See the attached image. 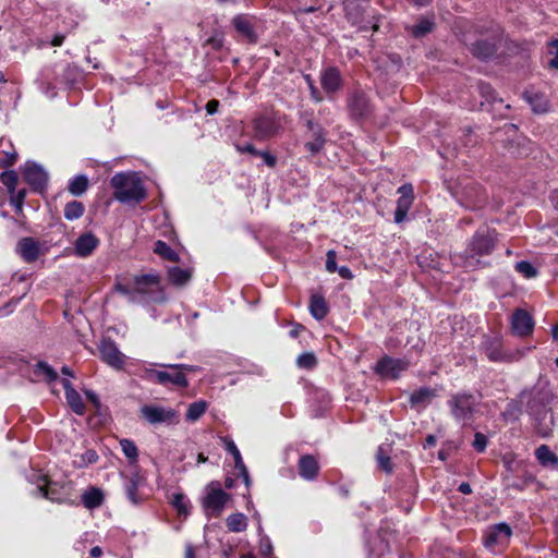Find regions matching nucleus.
I'll list each match as a JSON object with an SVG mask.
<instances>
[{"label": "nucleus", "instance_id": "f257e3e1", "mask_svg": "<svg viewBox=\"0 0 558 558\" xmlns=\"http://www.w3.org/2000/svg\"><path fill=\"white\" fill-rule=\"evenodd\" d=\"M521 398L526 402L536 433L543 438L549 437L554 427V416L548 408L553 399L551 393L544 389H533L530 392H523Z\"/></svg>", "mask_w": 558, "mask_h": 558}, {"label": "nucleus", "instance_id": "f03ea898", "mask_svg": "<svg viewBox=\"0 0 558 558\" xmlns=\"http://www.w3.org/2000/svg\"><path fill=\"white\" fill-rule=\"evenodd\" d=\"M497 232L489 229H481L470 240L463 253L456 256V262L461 266L473 270L482 266L481 257L489 255L496 245Z\"/></svg>", "mask_w": 558, "mask_h": 558}, {"label": "nucleus", "instance_id": "7ed1b4c3", "mask_svg": "<svg viewBox=\"0 0 558 558\" xmlns=\"http://www.w3.org/2000/svg\"><path fill=\"white\" fill-rule=\"evenodd\" d=\"M113 197L122 204H138L146 198V189L134 172H119L110 179Z\"/></svg>", "mask_w": 558, "mask_h": 558}, {"label": "nucleus", "instance_id": "20e7f679", "mask_svg": "<svg viewBox=\"0 0 558 558\" xmlns=\"http://www.w3.org/2000/svg\"><path fill=\"white\" fill-rule=\"evenodd\" d=\"M450 190L457 202L466 209H480L487 203L486 192L470 178L459 179Z\"/></svg>", "mask_w": 558, "mask_h": 558}, {"label": "nucleus", "instance_id": "39448f33", "mask_svg": "<svg viewBox=\"0 0 558 558\" xmlns=\"http://www.w3.org/2000/svg\"><path fill=\"white\" fill-rule=\"evenodd\" d=\"M477 403L475 396L465 391L452 393L447 401L451 416L462 425L473 420Z\"/></svg>", "mask_w": 558, "mask_h": 558}, {"label": "nucleus", "instance_id": "423d86ee", "mask_svg": "<svg viewBox=\"0 0 558 558\" xmlns=\"http://www.w3.org/2000/svg\"><path fill=\"white\" fill-rule=\"evenodd\" d=\"M206 495L202 499V505L207 517L218 518L226 504L230 499V495L221 489L219 482H211L206 486Z\"/></svg>", "mask_w": 558, "mask_h": 558}, {"label": "nucleus", "instance_id": "0eeeda50", "mask_svg": "<svg viewBox=\"0 0 558 558\" xmlns=\"http://www.w3.org/2000/svg\"><path fill=\"white\" fill-rule=\"evenodd\" d=\"M160 281L161 278L158 274L136 275L133 279L136 295L149 296L154 302H165L166 296Z\"/></svg>", "mask_w": 558, "mask_h": 558}, {"label": "nucleus", "instance_id": "6e6552de", "mask_svg": "<svg viewBox=\"0 0 558 558\" xmlns=\"http://www.w3.org/2000/svg\"><path fill=\"white\" fill-rule=\"evenodd\" d=\"M512 529L509 524L501 522L489 526L483 536V544L486 548L494 550L496 547H505L509 544Z\"/></svg>", "mask_w": 558, "mask_h": 558}, {"label": "nucleus", "instance_id": "1a4fd4ad", "mask_svg": "<svg viewBox=\"0 0 558 558\" xmlns=\"http://www.w3.org/2000/svg\"><path fill=\"white\" fill-rule=\"evenodd\" d=\"M141 414L149 424L154 425L177 423L179 416L175 410L160 405H144L141 408Z\"/></svg>", "mask_w": 558, "mask_h": 558}, {"label": "nucleus", "instance_id": "9d476101", "mask_svg": "<svg viewBox=\"0 0 558 558\" xmlns=\"http://www.w3.org/2000/svg\"><path fill=\"white\" fill-rule=\"evenodd\" d=\"M101 360L116 369H122L125 364V355L119 350L111 339L101 340L99 347Z\"/></svg>", "mask_w": 558, "mask_h": 558}, {"label": "nucleus", "instance_id": "9b49d317", "mask_svg": "<svg viewBox=\"0 0 558 558\" xmlns=\"http://www.w3.org/2000/svg\"><path fill=\"white\" fill-rule=\"evenodd\" d=\"M409 367V361L405 359H393L385 355L377 362L376 372L384 377L398 378L402 372Z\"/></svg>", "mask_w": 558, "mask_h": 558}, {"label": "nucleus", "instance_id": "f8f14e48", "mask_svg": "<svg viewBox=\"0 0 558 558\" xmlns=\"http://www.w3.org/2000/svg\"><path fill=\"white\" fill-rule=\"evenodd\" d=\"M254 136L257 140H268L280 131L279 122L269 116H260L253 120Z\"/></svg>", "mask_w": 558, "mask_h": 558}, {"label": "nucleus", "instance_id": "ddd939ff", "mask_svg": "<svg viewBox=\"0 0 558 558\" xmlns=\"http://www.w3.org/2000/svg\"><path fill=\"white\" fill-rule=\"evenodd\" d=\"M147 377L160 385H174L177 387L185 388L189 386V381L186 379V376L180 372L173 369V372H166V371H156V369H149L147 371Z\"/></svg>", "mask_w": 558, "mask_h": 558}, {"label": "nucleus", "instance_id": "4468645a", "mask_svg": "<svg viewBox=\"0 0 558 558\" xmlns=\"http://www.w3.org/2000/svg\"><path fill=\"white\" fill-rule=\"evenodd\" d=\"M398 193L400 196L397 201L395 222L401 223L405 220L407 215L412 207L414 201L413 187L411 184H403L398 189Z\"/></svg>", "mask_w": 558, "mask_h": 558}, {"label": "nucleus", "instance_id": "2eb2a0df", "mask_svg": "<svg viewBox=\"0 0 558 558\" xmlns=\"http://www.w3.org/2000/svg\"><path fill=\"white\" fill-rule=\"evenodd\" d=\"M25 181L33 186L36 191H40L46 187L48 175L46 171L37 163L27 162L24 171Z\"/></svg>", "mask_w": 558, "mask_h": 558}, {"label": "nucleus", "instance_id": "dca6fc26", "mask_svg": "<svg viewBox=\"0 0 558 558\" xmlns=\"http://www.w3.org/2000/svg\"><path fill=\"white\" fill-rule=\"evenodd\" d=\"M534 320L532 316L524 310H515L511 316V328L512 331L524 337L533 331Z\"/></svg>", "mask_w": 558, "mask_h": 558}, {"label": "nucleus", "instance_id": "f3484780", "mask_svg": "<svg viewBox=\"0 0 558 558\" xmlns=\"http://www.w3.org/2000/svg\"><path fill=\"white\" fill-rule=\"evenodd\" d=\"M253 20L254 17L247 14H238L231 21L235 31L251 44H255L257 41Z\"/></svg>", "mask_w": 558, "mask_h": 558}, {"label": "nucleus", "instance_id": "a211bd4d", "mask_svg": "<svg viewBox=\"0 0 558 558\" xmlns=\"http://www.w3.org/2000/svg\"><path fill=\"white\" fill-rule=\"evenodd\" d=\"M320 84L328 95L336 94L342 86L340 71L336 66H328L320 73Z\"/></svg>", "mask_w": 558, "mask_h": 558}, {"label": "nucleus", "instance_id": "6ab92c4d", "mask_svg": "<svg viewBox=\"0 0 558 558\" xmlns=\"http://www.w3.org/2000/svg\"><path fill=\"white\" fill-rule=\"evenodd\" d=\"M99 239L92 232L81 234L74 243V254L77 257H88L99 245Z\"/></svg>", "mask_w": 558, "mask_h": 558}, {"label": "nucleus", "instance_id": "aec40b11", "mask_svg": "<svg viewBox=\"0 0 558 558\" xmlns=\"http://www.w3.org/2000/svg\"><path fill=\"white\" fill-rule=\"evenodd\" d=\"M349 109L353 117L364 118L371 112V105L366 95L362 92H355L349 98Z\"/></svg>", "mask_w": 558, "mask_h": 558}, {"label": "nucleus", "instance_id": "412c9836", "mask_svg": "<svg viewBox=\"0 0 558 558\" xmlns=\"http://www.w3.org/2000/svg\"><path fill=\"white\" fill-rule=\"evenodd\" d=\"M299 474L306 481H313L319 472V464L312 454L301 456L298 463Z\"/></svg>", "mask_w": 558, "mask_h": 558}, {"label": "nucleus", "instance_id": "4be33fe9", "mask_svg": "<svg viewBox=\"0 0 558 558\" xmlns=\"http://www.w3.org/2000/svg\"><path fill=\"white\" fill-rule=\"evenodd\" d=\"M62 386L65 390V399L72 411L78 415H83L85 412V404L80 393L72 387L69 379L61 380Z\"/></svg>", "mask_w": 558, "mask_h": 558}, {"label": "nucleus", "instance_id": "5701e85b", "mask_svg": "<svg viewBox=\"0 0 558 558\" xmlns=\"http://www.w3.org/2000/svg\"><path fill=\"white\" fill-rule=\"evenodd\" d=\"M16 251L27 263L35 262L39 256L38 243L32 238H23L20 240L16 246Z\"/></svg>", "mask_w": 558, "mask_h": 558}, {"label": "nucleus", "instance_id": "b1692460", "mask_svg": "<svg viewBox=\"0 0 558 558\" xmlns=\"http://www.w3.org/2000/svg\"><path fill=\"white\" fill-rule=\"evenodd\" d=\"M496 44L486 39H478L470 47L472 54L482 60L492 58L496 53Z\"/></svg>", "mask_w": 558, "mask_h": 558}, {"label": "nucleus", "instance_id": "393cba45", "mask_svg": "<svg viewBox=\"0 0 558 558\" xmlns=\"http://www.w3.org/2000/svg\"><path fill=\"white\" fill-rule=\"evenodd\" d=\"M143 482L144 478L137 472L132 473L125 478L124 490L128 499L134 505H138L141 502V497L137 494V490Z\"/></svg>", "mask_w": 558, "mask_h": 558}, {"label": "nucleus", "instance_id": "a878e982", "mask_svg": "<svg viewBox=\"0 0 558 558\" xmlns=\"http://www.w3.org/2000/svg\"><path fill=\"white\" fill-rule=\"evenodd\" d=\"M535 458L542 466L558 470V456L550 450L549 446L541 445L535 450Z\"/></svg>", "mask_w": 558, "mask_h": 558}, {"label": "nucleus", "instance_id": "bb28decb", "mask_svg": "<svg viewBox=\"0 0 558 558\" xmlns=\"http://www.w3.org/2000/svg\"><path fill=\"white\" fill-rule=\"evenodd\" d=\"M37 493L40 494L41 497L51 501H62V498L58 496L56 484L49 483L46 475H38Z\"/></svg>", "mask_w": 558, "mask_h": 558}, {"label": "nucleus", "instance_id": "cd10ccee", "mask_svg": "<svg viewBox=\"0 0 558 558\" xmlns=\"http://www.w3.org/2000/svg\"><path fill=\"white\" fill-rule=\"evenodd\" d=\"M17 153L10 141L0 140V167L7 168L15 163Z\"/></svg>", "mask_w": 558, "mask_h": 558}, {"label": "nucleus", "instance_id": "c85d7f7f", "mask_svg": "<svg viewBox=\"0 0 558 558\" xmlns=\"http://www.w3.org/2000/svg\"><path fill=\"white\" fill-rule=\"evenodd\" d=\"M310 312L315 319H324L328 314V305L325 298L318 294L312 295L310 300Z\"/></svg>", "mask_w": 558, "mask_h": 558}, {"label": "nucleus", "instance_id": "c756f323", "mask_svg": "<svg viewBox=\"0 0 558 558\" xmlns=\"http://www.w3.org/2000/svg\"><path fill=\"white\" fill-rule=\"evenodd\" d=\"M191 278L192 272L189 269H183L177 266L168 269V279L173 286L183 287L191 280Z\"/></svg>", "mask_w": 558, "mask_h": 558}, {"label": "nucleus", "instance_id": "7c9ffc66", "mask_svg": "<svg viewBox=\"0 0 558 558\" xmlns=\"http://www.w3.org/2000/svg\"><path fill=\"white\" fill-rule=\"evenodd\" d=\"M104 501V494L99 488L92 487L82 495V502L87 509L98 508Z\"/></svg>", "mask_w": 558, "mask_h": 558}, {"label": "nucleus", "instance_id": "2f4dec72", "mask_svg": "<svg viewBox=\"0 0 558 558\" xmlns=\"http://www.w3.org/2000/svg\"><path fill=\"white\" fill-rule=\"evenodd\" d=\"M89 182L85 174L75 175L70 180L68 190L74 196L83 195L88 189Z\"/></svg>", "mask_w": 558, "mask_h": 558}, {"label": "nucleus", "instance_id": "473e14b6", "mask_svg": "<svg viewBox=\"0 0 558 558\" xmlns=\"http://www.w3.org/2000/svg\"><path fill=\"white\" fill-rule=\"evenodd\" d=\"M376 461H377L378 468L380 470H383L385 473H387V474L392 473L393 464L391 462L389 451L383 445L377 448Z\"/></svg>", "mask_w": 558, "mask_h": 558}, {"label": "nucleus", "instance_id": "72a5a7b5", "mask_svg": "<svg viewBox=\"0 0 558 558\" xmlns=\"http://www.w3.org/2000/svg\"><path fill=\"white\" fill-rule=\"evenodd\" d=\"M226 524L229 531L239 533L246 529L247 519L243 513H232L227 518Z\"/></svg>", "mask_w": 558, "mask_h": 558}, {"label": "nucleus", "instance_id": "f704fd0d", "mask_svg": "<svg viewBox=\"0 0 558 558\" xmlns=\"http://www.w3.org/2000/svg\"><path fill=\"white\" fill-rule=\"evenodd\" d=\"M435 397V391L427 387H422L414 391L410 397V403L412 405L425 404Z\"/></svg>", "mask_w": 558, "mask_h": 558}, {"label": "nucleus", "instance_id": "c9c22d12", "mask_svg": "<svg viewBox=\"0 0 558 558\" xmlns=\"http://www.w3.org/2000/svg\"><path fill=\"white\" fill-rule=\"evenodd\" d=\"M207 409V402L204 400H198L193 403H191L187 408L185 418L189 422H195L197 421Z\"/></svg>", "mask_w": 558, "mask_h": 558}, {"label": "nucleus", "instance_id": "e433bc0d", "mask_svg": "<svg viewBox=\"0 0 558 558\" xmlns=\"http://www.w3.org/2000/svg\"><path fill=\"white\" fill-rule=\"evenodd\" d=\"M85 207L83 203L78 201L69 202L64 207V218L66 220H75L83 216Z\"/></svg>", "mask_w": 558, "mask_h": 558}, {"label": "nucleus", "instance_id": "4c0bfd02", "mask_svg": "<svg viewBox=\"0 0 558 558\" xmlns=\"http://www.w3.org/2000/svg\"><path fill=\"white\" fill-rule=\"evenodd\" d=\"M120 446L130 464H135L138 459V449L135 442L131 439L123 438L120 440Z\"/></svg>", "mask_w": 558, "mask_h": 558}, {"label": "nucleus", "instance_id": "58836bf2", "mask_svg": "<svg viewBox=\"0 0 558 558\" xmlns=\"http://www.w3.org/2000/svg\"><path fill=\"white\" fill-rule=\"evenodd\" d=\"M154 252L170 262H178L179 255L166 242L158 240L155 243Z\"/></svg>", "mask_w": 558, "mask_h": 558}, {"label": "nucleus", "instance_id": "ea45409f", "mask_svg": "<svg viewBox=\"0 0 558 558\" xmlns=\"http://www.w3.org/2000/svg\"><path fill=\"white\" fill-rule=\"evenodd\" d=\"M434 25L432 20L426 17L421 19L417 24L411 27V34L416 38L423 37L434 29Z\"/></svg>", "mask_w": 558, "mask_h": 558}, {"label": "nucleus", "instance_id": "a19ab883", "mask_svg": "<svg viewBox=\"0 0 558 558\" xmlns=\"http://www.w3.org/2000/svg\"><path fill=\"white\" fill-rule=\"evenodd\" d=\"M325 136H326V134H325L324 130L312 134V140L305 143L306 149L308 151H311L312 154L319 153L325 145V142H326Z\"/></svg>", "mask_w": 558, "mask_h": 558}, {"label": "nucleus", "instance_id": "79ce46f5", "mask_svg": "<svg viewBox=\"0 0 558 558\" xmlns=\"http://www.w3.org/2000/svg\"><path fill=\"white\" fill-rule=\"evenodd\" d=\"M35 374L44 375L46 381H48L49 384L58 379L57 372L48 363L44 361H40L35 365Z\"/></svg>", "mask_w": 558, "mask_h": 558}, {"label": "nucleus", "instance_id": "37998d69", "mask_svg": "<svg viewBox=\"0 0 558 558\" xmlns=\"http://www.w3.org/2000/svg\"><path fill=\"white\" fill-rule=\"evenodd\" d=\"M114 290L121 293L122 295L126 296L130 302H137V295L134 283H123L121 281H117L114 284Z\"/></svg>", "mask_w": 558, "mask_h": 558}, {"label": "nucleus", "instance_id": "c03bdc74", "mask_svg": "<svg viewBox=\"0 0 558 558\" xmlns=\"http://www.w3.org/2000/svg\"><path fill=\"white\" fill-rule=\"evenodd\" d=\"M172 506L179 514L187 515L190 513V500L181 493L173 495Z\"/></svg>", "mask_w": 558, "mask_h": 558}, {"label": "nucleus", "instance_id": "a18cd8bd", "mask_svg": "<svg viewBox=\"0 0 558 558\" xmlns=\"http://www.w3.org/2000/svg\"><path fill=\"white\" fill-rule=\"evenodd\" d=\"M296 364L300 368L313 369L317 364V359L312 352H304L299 355Z\"/></svg>", "mask_w": 558, "mask_h": 558}, {"label": "nucleus", "instance_id": "49530a36", "mask_svg": "<svg viewBox=\"0 0 558 558\" xmlns=\"http://www.w3.org/2000/svg\"><path fill=\"white\" fill-rule=\"evenodd\" d=\"M0 180L2 184L8 189L10 194L14 193L16 183H17V174L15 171H4L0 175Z\"/></svg>", "mask_w": 558, "mask_h": 558}, {"label": "nucleus", "instance_id": "de8ad7c7", "mask_svg": "<svg viewBox=\"0 0 558 558\" xmlns=\"http://www.w3.org/2000/svg\"><path fill=\"white\" fill-rule=\"evenodd\" d=\"M524 97L532 105L533 111L542 113L547 110V104L542 96L525 93Z\"/></svg>", "mask_w": 558, "mask_h": 558}, {"label": "nucleus", "instance_id": "09e8293b", "mask_svg": "<svg viewBox=\"0 0 558 558\" xmlns=\"http://www.w3.org/2000/svg\"><path fill=\"white\" fill-rule=\"evenodd\" d=\"M515 270L523 275L525 278H534L537 275L536 268L526 260H521L515 264Z\"/></svg>", "mask_w": 558, "mask_h": 558}, {"label": "nucleus", "instance_id": "8fccbe9b", "mask_svg": "<svg viewBox=\"0 0 558 558\" xmlns=\"http://www.w3.org/2000/svg\"><path fill=\"white\" fill-rule=\"evenodd\" d=\"M547 53L551 56V59L548 61V68L558 70V39L548 43Z\"/></svg>", "mask_w": 558, "mask_h": 558}, {"label": "nucleus", "instance_id": "3c124183", "mask_svg": "<svg viewBox=\"0 0 558 558\" xmlns=\"http://www.w3.org/2000/svg\"><path fill=\"white\" fill-rule=\"evenodd\" d=\"M304 80H305V82L308 85L310 93H311V98L315 102H322L323 101V96H322L320 92L318 90V88L316 87L315 82L312 78V76L310 74H305L304 75Z\"/></svg>", "mask_w": 558, "mask_h": 558}, {"label": "nucleus", "instance_id": "603ef678", "mask_svg": "<svg viewBox=\"0 0 558 558\" xmlns=\"http://www.w3.org/2000/svg\"><path fill=\"white\" fill-rule=\"evenodd\" d=\"M226 449L229 453H231L233 456L235 468L243 466L244 462H243L241 453L233 440H226Z\"/></svg>", "mask_w": 558, "mask_h": 558}, {"label": "nucleus", "instance_id": "864d4df0", "mask_svg": "<svg viewBox=\"0 0 558 558\" xmlns=\"http://www.w3.org/2000/svg\"><path fill=\"white\" fill-rule=\"evenodd\" d=\"M472 447L477 452H484L487 447V437L482 433H475Z\"/></svg>", "mask_w": 558, "mask_h": 558}, {"label": "nucleus", "instance_id": "5fc2aeb1", "mask_svg": "<svg viewBox=\"0 0 558 558\" xmlns=\"http://www.w3.org/2000/svg\"><path fill=\"white\" fill-rule=\"evenodd\" d=\"M521 413L520 405L517 401H511L508 403L506 411L502 413L505 417H510L512 420H518Z\"/></svg>", "mask_w": 558, "mask_h": 558}, {"label": "nucleus", "instance_id": "6e6d98bb", "mask_svg": "<svg viewBox=\"0 0 558 558\" xmlns=\"http://www.w3.org/2000/svg\"><path fill=\"white\" fill-rule=\"evenodd\" d=\"M26 197V190H20L16 194H11V204L16 208V211H22L24 199Z\"/></svg>", "mask_w": 558, "mask_h": 558}, {"label": "nucleus", "instance_id": "4d7b16f0", "mask_svg": "<svg viewBox=\"0 0 558 558\" xmlns=\"http://www.w3.org/2000/svg\"><path fill=\"white\" fill-rule=\"evenodd\" d=\"M326 269L328 272L332 274V272H336L337 270V262H336V257H337V254L333 250H329L326 254Z\"/></svg>", "mask_w": 558, "mask_h": 558}, {"label": "nucleus", "instance_id": "13d9d810", "mask_svg": "<svg viewBox=\"0 0 558 558\" xmlns=\"http://www.w3.org/2000/svg\"><path fill=\"white\" fill-rule=\"evenodd\" d=\"M502 462L506 470L511 473L515 472L519 466V462L515 460V457L513 454L504 456Z\"/></svg>", "mask_w": 558, "mask_h": 558}, {"label": "nucleus", "instance_id": "bf43d9fd", "mask_svg": "<svg viewBox=\"0 0 558 558\" xmlns=\"http://www.w3.org/2000/svg\"><path fill=\"white\" fill-rule=\"evenodd\" d=\"M257 156L260 157L269 168H274L277 165V157L267 150H259Z\"/></svg>", "mask_w": 558, "mask_h": 558}, {"label": "nucleus", "instance_id": "052dcab7", "mask_svg": "<svg viewBox=\"0 0 558 558\" xmlns=\"http://www.w3.org/2000/svg\"><path fill=\"white\" fill-rule=\"evenodd\" d=\"M487 356L490 361H494V362H499V361L506 360V355L498 348L488 350Z\"/></svg>", "mask_w": 558, "mask_h": 558}, {"label": "nucleus", "instance_id": "680f3d73", "mask_svg": "<svg viewBox=\"0 0 558 558\" xmlns=\"http://www.w3.org/2000/svg\"><path fill=\"white\" fill-rule=\"evenodd\" d=\"M235 148L240 153H247V154H251L253 156H257V154H259V150H257L254 147V145H252L250 143H246V144H243V145L236 144Z\"/></svg>", "mask_w": 558, "mask_h": 558}, {"label": "nucleus", "instance_id": "e2e57ef3", "mask_svg": "<svg viewBox=\"0 0 558 558\" xmlns=\"http://www.w3.org/2000/svg\"><path fill=\"white\" fill-rule=\"evenodd\" d=\"M259 550L263 556H269L271 554L272 546L268 537H265L260 541Z\"/></svg>", "mask_w": 558, "mask_h": 558}, {"label": "nucleus", "instance_id": "0e129e2a", "mask_svg": "<svg viewBox=\"0 0 558 558\" xmlns=\"http://www.w3.org/2000/svg\"><path fill=\"white\" fill-rule=\"evenodd\" d=\"M219 101L217 99H211L206 104V112L208 114H215L218 111L219 108Z\"/></svg>", "mask_w": 558, "mask_h": 558}, {"label": "nucleus", "instance_id": "69168bd1", "mask_svg": "<svg viewBox=\"0 0 558 558\" xmlns=\"http://www.w3.org/2000/svg\"><path fill=\"white\" fill-rule=\"evenodd\" d=\"M336 271L343 279H352L353 278L351 269L347 266L338 267Z\"/></svg>", "mask_w": 558, "mask_h": 558}, {"label": "nucleus", "instance_id": "338daca9", "mask_svg": "<svg viewBox=\"0 0 558 558\" xmlns=\"http://www.w3.org/2000/svg\"><path fill=\"white\" fill-rule=\"evenodd\" d=\"M163 367H169L171 369L180 371H194V366L187 365V364H169V365H162Z\"/></svg>", "mask_w": 558, "mask_h": 558}, {"label": "nucleus", "instance_id": "774afa93", "mask_svg": "<svg viewBox=\"0 0 558 558\" xmlns=\"http://www.w3.org/2000/svg\"><path fill=\"white\" fill-rule=\"evenodd\" d=\"M306 126L312 134L324 130L318 123L314 122L313 120H307Z\"/></svg>", "mask_w": 558, "mask_h": 558}]
</instances>
